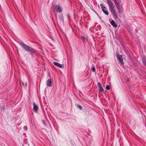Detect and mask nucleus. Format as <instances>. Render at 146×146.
Instances as JSON below:
<instances>
[{
  "instance_id": "6e6552de",
  "label": "nucleus",
  "mask_w": 146,
  "mask_h": 146,
  "mask_svg": "<svg viewBox=\"0 0 146 146\" xmlns=\"http://www.w3.org/2000/svg\"><path fill=\"white\" fill-rule=\"evenodd\" d=\"M98 85L99 87V90L101 92H104V90L103 89V88H102L100 83L99 82H98Z\"/></svg>"
},
{
  "instance_id": "dca6fc26",
  "label": "nucleus",
  "mask_w": 146,
  "mask_h": 146,
  "mask_svg": "<svg viewBox=\"0 0 146 146\" xmlns=\"http://www.w3.org/2000/svg\"><path fill=\"white\" fill-rule=\"evenodd\" d=\"M106 88L108 90H109L110 89V87L108 85H107L106 86Z\"/></svg>"
},
{
  "instance_id": "423d86ee",
  "label": "nucleus",
  "mask_w": 146,
  "mask_h": 146,
  "mask_svg": "<svg viewBox=\"0 0 146 146\" xmlns=\"http://www.w3.org/2000/svg\"><path fill=\"white\" fill-rule=\"evenodd\" d=\"M111 13H112L113 17L115 19H117L118 18L117 15L116 13V11L114 9L110 10Z\"/></svg>"
},
{
  "instance_id": "412c9836",
  "label": "nucleus",
  "mask_w": 146,
  "mask_h": 146,
  "mask_svg": "<svg viewBox=\"0 0 146 146\" xmlns=\"http://www.w3.org/2000/svg\"><path fill=\"white\" fill-rule=\"evenodd\" d=\"M113 1L114 2L115 4H116L117 3H118V2L117 0H114Z\"/></svg>"
},
{
  "instance_id": "20e7f679",
  "label": "nucleus",
  "mask_w": 146,
  "mask_h": 146,
  "mask_svg": "<svg viewBox=\"0 0 146 146\" xmlns=\"http://www.w3.org/2000/svg\"><path fill=\"white\" fill-rule=\"evenodd\" d=\"M100 6L102 10L104 13L107 15H108L109 13L107 11V9L106 8V7L103 5V4H100Z\"/></svg>"
},
{
  "instance_id": "2eb2a0df",
  "label": "nucleus",
  "mask_w": 146,
  "mask_h": 146,
  "mask_svg": "<svg viewBox=\"0 0 146 146\" xmlns=\"http://www.w3.org/2000/svg\"><path fill=\"white\" fill-rule=\"evenodd\" d=\"M92 70L93 72H94L96 71L95 68L94 66L92 67Z\"/></svg>"
},
{
  "instance_id": "ddd939ff",
  "label": "nucleus",
  "mask_w": 146,
  "mask_h": 146,
  "mask_svg": "<svg viewBox=\"0 0 146 146\" xmlns=\"http://www.w3.org/2000/svg\"><path fill=\"white\" fill-rule=\"evenodd\" d=\"M117 9L118 10V11L119 13V14H120L121 13V10L120 9V7H119V8L118 7H117Z\"/></svg>"
},
{
  "instance_id": "0eeeda50",
  "label": "nucleus",
  "mask_w": 146,
  "mask_h": 146,
  "mask_svg": "<svg viewBox=\"0 0 146 146\" xmlns=\"http://www.w3.org/2000/svg\"><path fill=\"white\" fill-rule=\"evenodd\" d=\"M46 85L47 86L50 87L52 85L51 80V79H49L46 82Z\"/></svg>"
},
{
  "instance_id": "5701e85b",
  "label": "nucleus",
  "mask_w": 146,
  "mask_h": 146,
  "mask_svg": "<svg viewBox=\"0 0 146 146\" xmlns=\"http://www.w3.org/2000/svg\"><path fill=\"white\" fill-rule=\"evenodd\" d=\"M26 84V86H27V83H26V84Z\"/></svg>"
},
{
  "instance_id": "39448f33",
  "label": "nucleus",
  "mask_w": 146,
  "mask_h": 146,
  "mask_svg": "<svg viewBox=\"0 0 146 146\" xmlns=\"http://www.w3.org/2000/svg\"><path fill=\"white\" fill-rule=\"evenodd\" d=\"M116 57L119 62L121 64H124V63L122 58V56L121 55H117L116 56Z\"/></svg>"
},
{
  "instance_id": "9d476101",
  "label": "nucleus",
  "mask_w": 146,
  "mask_h": 146,
  "mask_svg": "<svg viewBox=\"0 0 146 146\" xmlns=\"http://www.w3.org/2000/svg\"><path fill=\"white\" fill-rule=\"evenodd\" d=\"M111 24L114 27H117V25L115 23V22L114 20H111Z\"/></svg>"
},
{
  "instance_id": "f3484780",
  "label": "nucleus",
  "mask_w": 146,
  "mask_h": 146,
  "mask_svg": "<svg viewBox=\"0 0 146 146\" xmlns=\"http://www.w3.org/2000/svg\"><path fill=\"white\" fill-rule=\"evenodd\" d=\"M115 4L116 5V6L117 8V7H118L119 8V7H120L119 6V3H117L116 4Z\"/></svg>"
},
{
  "instance_id": "a211bd4d",
  "label": "nucleus",
  "mask_w": 146,
  "mask_h": 146,
  "mask_svg": "<svg viewBox=\"0 0 146 146\" xmlns=\"http://www.w3.org/2000/svg\"><path fill=\"white\" fill-rule=\"evenodd\" d=\"M20 84L21 86H22V85L23 86H24V84L23 82H20Z\"/></svg>"
},
{
  "instance_id": "4be33fe9",
  "label": "nucleus",
  "mask_w": 146,
  "mask_h": 146,
  "mask_svg": "<svg viewBox=\"0 0 146 146\" xmlns=\"http://www.w3.org/2000/svg\"><path fill=\"white\" fill-rule=\"evenodd\" d=\"M24 128L25 130H27V128L26 126H24Z\"/></svg>"
},
{
  "instance_id": "6ab92c4d",
  "label": "nucleus",
  "mask_w": 146,
  "mask_h": 146,
  "mask_svg": "<svg viewBox=\"0 0 146 146\" xmlns=\"http://www.w3.org/2000/svg\"><path fill=\"white\" fill-rule=\"evenodd\" d=\"M82 38L83 39V40H84V41H86L87 40V39L86 38L82 36Z\"/></svg>"
},
{
  "instance_id": "f8f14e48",
  "label": "nucleus",
  "mask_w": 146,
  "mask_h": 146,
  "mask_svg": "<svg viewBox=\"0 0 146 146\" xmlns=\"http://www.w3.org/2000/svg\"><path fill=\"white\" fill-rule=\"evenodd\" d=\"M142 62L143 64L146 66V58L143 57L142 58Z\"/></svg>"
},
{
  "instance_id": "f257e3e1",
  "label": "nucleus",
  "mask_w": 146,
  "mask_h": 146,
  "mask_svg": "<svg viewBox=\"0 0 146 146\" xmlns=\"http://www.w3.org/2000/svg\"><path fill=\"white\" fill-rule=\"evenodd\" d=\"M20 45L27 52H30V54H32L33 53V52L30 49V47L28 45L25 44L23 42H21L19 43Z\"/></svg>"
},
{
  "instance_id": "9b49d317",
  "label": "nucleus",
  "mask_w": 146,
  "mask_h": 146,
  "mask_svg": "<svg viewBox=\"0 0 146 146\" xmlns=\"http://www.w3.org/2000/svg\"><path fill=\"white\" fill-rule=\"evenodd\" d=\"M33 109L35 111H37L38 109V107L36 105L35 103H33Z\"/></svg>"
},
{
  "instance_id": "aec40b11",
  "label": "nucleus",
  "mask_w": 146,
  "mask_h": 146,
  "mask_svg": "<svg viewBox=\"0 0 146 146\" xmlns=\"http://www.w3.org/2000/svg\"><path fill=\"white\" fill-rule=\"evenodd\" d=\"M42 121L43 122V123L45 125H46V122H45V121L44 120H43Z\"/></svg>"
},
{
  "instance_id": "4468645a",
  "label": "nucleus",
  "mask_w": 146,
  "mask_h": 146,
  "mask_svg": "<svg viewBox=\"0 0 146 146\" xmlns=\"http://www.w3.org/2000/svg\"><path fill=\"white\" fill-rule=\"evenodd\" d=\"M78 108L81 110H82V106L80 105H77Z\"/></svg>"
},
{
  "instance_id": "f03ea898",
  "label": "nucleus",
  "mask_w": 146,
  "mask_h": 146,
  "mask_svg": "<svg viewBox=\"0 0 146 146\" xmlns=\"http://www.w3.org/2000/svg\"><path fill=\"white\" fill-rule=\"evenodd\" d=\"M53 9L54 11L59 13H60L62 11V7L59 5H55L53 7Z\"/></svg>"
},
{
  "instance_id": "1a4fd4ad",
  "label": "nucleus",
  "mask_w": 146,
  "mask_h": 146,
  "mask_svg": "<svg viewBox=\"0 0 146 146\" xmlns=\"http://www.w3.org/2000/svg\"><path fill=\"white\" fill-rule=\"evenodd\" d=\"M53 64L57 66L60 68L62 67V65L60 64L59 63H58L57 62H53Z\"/></svg>"
},
{
  "instance_id": "7ed1b4c3",
  "label": "nucleus",
  "mask_w": 146,
  "mask_h": 146,
  "mask_svg": "<svg viewBox=\"0 0 146 146\" xmlns=\"http://www.w3.org/2000/svg\"><path fill=\"white\" fill-rule=\"evenodd\" d=\"M107 3L110 10L114 9V5L112 2L110 0H107Z\"/></svg>"
}]
</instances>
